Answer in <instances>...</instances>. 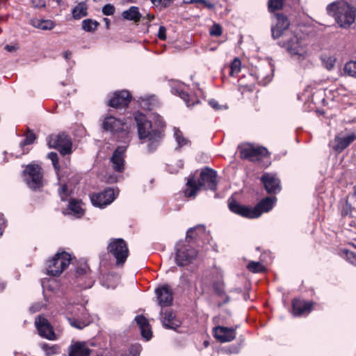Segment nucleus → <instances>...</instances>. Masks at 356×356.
Masks as SVG:
<instances>
[{
	"instance_id": "f257e3e1",
	"label": "nucleus",
	"mask_w": 356,
	"mask_h": 356,
	"mask_svg": "<svg viewBox=\"0 0 356 356\" xmlns=\"http://www.w3.org/2000/svg\"><path fill=\"white\" fill-rule=\"evenodd\" d=\"M134 118L138 127L139 138L141 140L147 139L148 151L153 152L160 144L163 137L164 122L160 121L157 127H153L146 115L142 113H136Z\"/></svg>"
},
{
	"instance_id": "f03ea898",
	"label": "nucleus",
	"mask_w": 356,
	"mask_h": 356,
	"mask_svg": "<svg viewBox=\"0 0 356 356\" xmlns=\"http://www.w3.org/2000/svg\"><path fill=\"white\" fill-rule=\"evenodd\" d=\"M217 185L216 171L206 167L202 169L197 180L194 175H190L186 183L184 195L187 197L195 198L202 188L215 191L217 189Z\"/></svg>"
},
{
	"instance_id": "7ed1b4c3",
	"label": "nucleus",
	"mask_w": 356,
	"mask_h": 356,
	"mask_svg": "<svg viewBox=\"0 0 356 356\" xmlns=\"http://www.w3.org/2000/svg\"><path fill=\"white\" fill-rule=\"evenodd\" d=\"M329 15L334 17L340 27L347 28L355 22L356 7L346 1H335L330 3L327 8Z\"/></svg>"
},
{
	"instance_id": "20e7f679",
	"label": "nucleus",
	"mask_w": 356,
	"mask_h": 356,
	"mask_svg": "<svg viewBox=\"0 0 356 356\" xmlns=\"http://www.w3.org/2000/svg\"><path fill=\"white\" fill-rule=\"evenodd\" d=\"M279 44L291 56H298V59L303 60L308 56L307 44L303 39L296 35H292L290 37L284 36Z\"/></svg>"
},
{
	"instance_id": "39448f33",
	"label": "nucleus",
	"mask_w": 356,
	"mask_h": 356,
	"mask_svg": "<svg viewBox=\"0 0 356 356\" xmlns=\"http://www.w3.org/2000/svg\"><path fill=\"white\" fill-rule=\"evenodd\" d=\"M71 256L67 252H57L47 261V274L54 277L59 276L69 266Z\"/></svg>"
},
{
	"instance_id": "423d86ee",
	"label": "nucleus",
	"mask_w": 356,
	"mask_h": 356,
	"mask_svg": "<svg viewBox=\"0 0 356 356\" xmlns=\"http://www.w3.org/2000/svg\"><path fill=\"white\" fill-rule=\"evenodd\" d=\"M175 261L178 266H184L189 264L197 255V251L185 242H178L175 245Z\"/></svg>"
},
{
	"instance_id": "0eeeda50",
	"label": "nucleus",
	"mask_w": 356,
	"mask_h": 356,
	"mask_svg": "<svg viewBox=\"0 0 356 356\" xmlns=\"http://www.w3.org/2000/svg\"><path fill=\"white\" fill-rule=\"evenodd\" d=\"M107 249L116 259V265L122 266L125 263L129 256V248L124 240L122 238L111 239Z\"/></svg>"
},
{
	"instance_id": "6e6552de",
	"label": "nucleus",
	"mask_w": 356,
	"mask_h": 356,
	"mask_svg": "<svg viewBox=\"0 0 356 356\" xmlns=\"http://www.w3.org/2000/svg\"><path fill=\"white\" fill-rule=\"evenodd\" d=\"M48 145L51 148L57 149L63 156L72 153L71 138L64 133L50 136L48 138Z\"/></svg>"
},
{
	"instance_id": "1a4fd4ad",
	"label": "nucleus",
	"mask_w": 356,
	"mask_h": 356,
	"mask_svg": "<svg viewBox=\"0 0 356 356\" xmlns=\"http://www.w3.org/2000/svg\"><path fill=\"white\" fill-rule=\"evenodd\" d=\"M26 181L28 186L32 189H37L42 186V173L41 168L38 165H29L24 170Z\"/></svg>"
},
{
	"instance_id": "9d476101",
	"label": "nucleus",
	"mask_w": 356,
	"mask_h": 356,
	"mask_svg": "<svg viewBox=\"0 0 356 356\" xmlns=\"http://www.w3.org/2000/svg\"><path fill=\"white\" fill-rule=\"evenodd\" d=\"M268 156V149L261 146L254 147L253 145H248L241 150V158L251 161H259Z\"/></svg>"
},
{
	"instance_id": "9b49d317",
	"label": "nucleus",
	"mask_w": 356,
	"mask_h": 356,
	"mask_svg": "<svg viewBox=\"0 0 356 356\" xmlns=\"http://www.w3.org/2000/svg\"><path fill=\"white\" fill-rule=\"evenodd\" d=\"M35 325L40 337L51 341L57 339L54 327L47 318L40 316H37Z\"/></svg>"
},
{
	"instance_id": "f8f14e48",
	"label": "nucleus",
	"mask_w": 356,
	"mask_h": 356,
	"mask_svg": "<svg viewBox=\"0 0 356 356\" xmlns=\"http://www.w3.org/2000/svg\"><path fill=\"white\" fill-rule=\"evenodd\" d=\"M115 198L114 190L107 188L101 193L93 194L90 199L93 205L102 208L110 204Z\"/></svg>"
},
{
	"instance_id": "ddd939ff",
	"label": "nucleus",
	"mask_w": 356,
	"mask_h": 356,
	"mask_svg": "<svg viewBox=\"0 0 356 356\" xmlns=\"http://www.w3.org/2000/svg\"><path fill=\"white\" fill-rule=\"evenodd\" d=\"M131 99V95L128 90L116 91L108 102L111 107L120 108L129 105Z\"/></svg>"
},
{
	"instance_id": "4468645a",
	"label": "nucleus",
	"mask_w": 356,
	"mask_h": 356,
	"mask_svg": "<svg viewBox=\"0 0 356 356\" xmlns=\"http://www.w3.org/2000/svg\"><path fill=\"white\" fill-rule=\"evenodd\" d=\"M261 181L265 190L269 194H276L281 191L280 180L275 175L264 173L261 177Z\"/></svg>"
},
{
	"instance_id": "2eb2a0df",
	"label": "nucleus",
	"mask_w": 356,
	"mask_h": 356,
	"mask_svg": "<svg viewBox=\"0 0 356 356\" xmlns=\"http://www.w3.org/2000/svg\"><path fill=\"white\" fill-rule=\"evenodd\" d=\"M103 129L112 134L123 132L127 128V125L120 119L112 115L105 118L102 123Z\"/></svg>"
},
{
	"instance_id": "dca6fc26",
	"label": "nucleus",
	"mask_w": 356,
	"mask_h": 356,
	"mask_svg": "<svg viewBox=\"0 0 356 356\" xmlns=\"http://www.w3.org/2000/svg\"><path fill=\"white\" fill-rule=\"evenodd\" d=\"M277 22L271 27V33L273 39L280 38L284 31L288 29L290 22L288 17L282 14L275 15Z\"/></svg>"
},
{
	"instance_id": "f3484780",
	"label": "nucleus",
	"mask_w": 356,
	"mask_h": 356,
	"mask_svg": "<svg viewBox=\"0 0 356 356\" xmlns=\"http://www.w3.org/2000/svg\"><path fill=\"white\" fill-rule=\"evenodd\" d=\"M214 337L222 343L229 342L236 337V331L233 327L217 326L213 328Z\"/></svg>"
},
{
	"instance_id": "a211bd4d",
	"label": "nucleus",
	"mask_w": 356,
	"mask_h": 356,
	"mask_svg": "<svg viewBox=\"0 0 356 356\" xmlns=\"http://www.w3.org/2000/svg\"><path fill=\"white\" fill-rule=\"evenodd\" d=\"M314 305L312 301H305L299 298H295L292 301L293 314L296 316L309 314Z\"/></svg>"
},
{
	"instance_id": "6ab92c4d",
	"label": "nucleus",
	"mask_w": 356,
	"mask_h": 356,
	"mask_svg": "<svg viewBox=\"0 0 356 356\" xmlns=\"http://www.w3.org/2000/svg\"><path fill=\"white\" fill-rule=\"evenodd\" d=\"M155 293L161 307H165L172 305L173 300L172 292L168 285H163L157 288Z\"/></svg>"
},
{
	"instance_id": "aec40b11",
	"label": "nucleus",
	"mask_w": 356,
	"mask_h": 356,
	"mask_svg": "<svg viewBox=\"0 0 356 356\" xmlns=\"http://www.w3.org/2000/svg\"><path fill=\"white\" fill-rule=\"evenodd\" d=\"M127 150L126 146H118L114 151L111 158V162L113 170L117 172H122L124 170V156Z\"/></svg>"
},
{
	"instance_id": "412c9836",
	"label": "nucleus",
	"mask_w": 356,
	"mask_h": 356,
	"mask_svg": "<svg viewBox=\"0 0 356 356\" xmlns=\"http://www.w3.org/2000/svg\"><path fill=\"white\" fill-rule=\"evenodd\" d=\"M229 210L241 216L248 218H256V215L253 208H250L246 206L241 205L236 200L229 201Z\"/></svg>"
},
{
	"instance_id": "4be33fe9",
	"label": "nucleus",
	"mask_w": 356,
	"mask_h": 356,
	"mask_svg": "<svg viewBox=\"0 0 356 356\" xmlns=\"http://www.w3.org/2000/svg\"><path fill=\"white\" fill-rule=\"evenodd\" d=\"M276 198L274 197H266L261 200L254 208L256 218L259 217L263 213L268 212L273 207Z\"/></svg>"
},
{
	"instance_id": "5701e85b",
	"label": "nucleus",
	"mask_w": 356,
	"mask_h": 356,
	"mask_svg": "<svg viewBox=\"0 0 356 356\" xmlns=\"http://www.w3.org/2000/svg\"><path fill=\"white\" fill-rule=\"evenodd\" d=\"M80 312L82 315L81 318L68 316L67 319L71 326L79 330H82L90 323V319L87 318L86 310L83 307H81Z\"/></svg>"
},
{
	"instance_id": "b1692460",
	"label": "nucleus",
	"mask_w": 356,
	"mask_h": 356,
	"mask_svg": "<svg viewBox=\"0 0 356 356\" xmlns=\"http://www.w3.org/2000/svg\"><path fill=\"white\" fill-rule=\"evenodd\" d=\"M90 352L85 342L77 341L70 347L69 356H89Z\"/></svg>"
},
{
	"instance_id": "393cba45",
	"label": "nucleus",
	"mask_w": 356,
	"mask_h": 356,
	"mask_svg": "<svg viewBox=\"0 0 356 356\" xmlns=\"http://www.w3.org/2000/svg\"><path fill=\"white\" fill-rule=\"evenodd\" d=\"M162 323L165 328L177 330L181 326V321L176 318L175 313L172 311H166L162 318Z\"/></svg>"
},
{
	"instance_id": "a878e982",
	"label": "nucleus",
	"mask_w": 356,
	"mask_h": 356,
	"mask_svg": "<svg viewBox=\"0 0 356 356\" xmlns=\"http://www.w3.org/2000/svg\"><path fill=\"white\" fill-rule=\"evenodd\" d=\"M135 321L140 329L143 337L146 340H149L152 338V333L147 318L143 315H138L135 317Z\"/></svg>"
},
{
	"instance_id": "bb28decb",
	"label": "nucleus",
	"mask_w": 356,
	"mask_h": 356,
	"mask_svg": "<svg viewBox=\"0 0 356 356\" xmlns=\"http://www.w3.org/2000/svg\"><path fill=\"white\" fill-rule=\"evenodd\" d=\"M356 139V135L352 134L346 137H340L337 136L334 138V142L336 145L334 146V149L337 152H342L347 147H348Z\"/></svg>"
},
{
	"instance_id": "cd10ccee",
	"label": "nucleus",
	"mask_w": 356,
	"mask_h": 356,
	"mask_svg": "<svg viewBox=\"0 0 356 356\" xmlns=\"http://www.w3.org/2000/svg\"><path fill=\"white\" fill-rule=\"evenodd\" d=\"M298 0H268V9L269 12L273 13L283 8L284 6H291L295 4Z\"/></svg>"
},
{
	"instance_id": "c85d7f7f",
	"label": "nucleus",
	"mask_w": 356,
	"mask_h": 356,
	"mask_svg": "<svg viewBox=\"0 0 356 356\" xmlns=\"http://www.w3.org/2000/svg\"><path fill=\"white\" fill-rule=\"evenodd\" d=\"M122 16L124 19L134 22H138L141 18V14L136 6H131L128 10L123 11Z\"/></svg>"
},
{
	"instance_id": "c756f323",
	"label": "nucleus",
	"mask_w": 356,
	"mask_h": 356,
	"mask_svg": "<svg viewBox=\"0 0 356 356\" xmlns=\"http://www.w3.org/2000/svg\"><path fill=\"white\" fill-rule=\"evenodd\" d=\"M72 15L75 19H79L83 17L87 16L88 12L86 3L83 2L79 3L72 9Z\"/></svg>"
},
{
	"instance_id": "7c9ffc66",
	"label": "nucleus",
	"mask_w": 356,
	"mask_h": 356,
	"mask_svg": "<svg viewBox=\"0 0 356 356\" xmlns=\"http://www.w3.org/2000/svg\"><path fill=\"white\" fill-rule=\"evenodd\" d=\"M33 25L42 30H51L54 28L55 24L49 19H36L33 22Z\"/></svg>"
},
{
	"instance_id": "2f4dec72",
	"label": "nucleus",
	"mask_w": 356,
	"mask_h": 356,
	"mask_svg": "<svg viewBox=\"0 0 356 356\" xmlns=\"http://www.w3.org/2000/svg\"><path fill=\"white\" fill-rule=\"evenodd\" d=\"M204 227L203 225H198L197 227H194L190 228L186 232V237L185 241H180L179 242H185L186 244H189L192 243V241L195 239L197 234L196 232L197 229H201L202 232L204 231Z\"/></svg>"
},
{
	"instance_id": "473e14b6",
	"label": "nucleus",
	"mask_w": 356,
	"mask_h": 356,
	"mask_svg": "<svg viewBox=\"0 0 356 356\" xmlns=\"http://www.w3.org/2000/svg\"><path fill=\"white\" fill-rule=\"evenodd\" d=\"M40 348L45 353L46 356H52L59 353L60 347L58 345L50 346L48 343H42Z\"/></svg>"
},
{
	"instance_id": "72a5a7b5",
	"label": "nucleus",
	"mask_w": 356,
	"mask_h": 356,
	"mask_svg": "<svg viewBox=\"0 0 356 356\" xmlns=\"http://www.w3.org/2000/svg\"><path fill=\"white\" fill-rule=\"evenodd\" d=\"M99 26V23L91 19H86L82 22V29L87 32H94Z\"/></svg>"
},
{
	"instance_id": "f704fd0d",
	"label": "nucleus",
	"mask_w": 356,
	"mask_h": 356,
	"mask_svg": "<svg viewBox=\"0 0 356 356\" xmlns=\"http://www.w3.org/2000/svg\"><path fill=\"white\" fill-rule=\"evenodd\" d=\"M69 209L78 216L83 214V210L81 209L79 202L75 200H72L70 202Z\"/></svg>"
},
{
	"instance_id": "c9c22d12",
	"label": "nucleus",
	"mask_w": 356,
	"mask_h": 356,
	"mask_svg": "<svg viewBox=\"0 0 356 356\" xmlns=\"http://www.w3.org/2000/svg\"><path fill=\"white\" fill-rule=\"evenodd\" d=\"M241 62L238 58H235L229 66V75L235 76L241 71Z\"/></svg>"
},
{
	"instance_id": "e433bc0d",
	"label": "nucleus",
	"mask_w": 356,
	"mask_h": 356,
	"mask_svg": "<svg viewBox=\"0 0 356 356\" xmlns=\"http://www.w3.org/2000/svg\"><path fill=\"white\" fill-rule=\"evenodd\" d=\"M141 349V346L136 343L130 346L127 353H124L120 356H139Z\"/></svg>"
},
{
	"instance_id": "4c0bfd02",
	"label": "nucleus",
	"mask_w": 356,
	"mask_h": 356,
	"mask_svg": "<svg viewBox=\"0 0 356 356\" xmlns=\"http://www.w3.org/2000/svg\"><path fill=\"white\" fill-rule=\"evenodd\" d=\"M343 70L347 74L356 78V61L346 63Z\"/></svg>"
},
{
	"instance_id": "58836bf2",
	"label": "nucleus",
	"mask_w": 356,
	"mask_h": 356,
	"mask_svg": "<svg viewBox=\"0 0 356 356\" xmlns=\"http://www.w3.org/2000/svg\"><path fill=\"white\" fill-rule=\"evenodd\" d=\"M247 268L254 273H261L265 270L264 266L260 262L256 261H250L248 264Z\"/></svg>"
},
{
	"instance_id": "ea45409f",
	"label": "nucleus",
	"mask_w": 356,
	"mask_h": 356,
	"mask_svg": "<svg viewBox=\"0 0 356 356\" xmlns=\"http://www.w3.org/2000/svg\"><path fill=\"white\" fill-rule=\"evenodd\" d=\"M35 139H36L35 134L33 131L29 130L26 134V137H25L24 140H23L20 143V147H23L25 145H31V144L33 143V142L35 141Z\"/></svg>"
},
{
	"instance_id": "a19ab883",
	"label": "nucleus",
	"mask_w": 356,
	"mask_h": 356,
	"mask_svg": "<svg viewBox=\"0 0 356 356\" xmlns=\"http://www.w3.org/2000/svg\"><path fill=\"white\" fill-rule=\"evenodd\" d=\"M174 136L179 146L186 145L188 140L183 136L181 131L178 128H174Z\"/></svg>"
},
{
	"instance_id": "79ce46f5",
	"label": "nucleus",
	"mask_w": 356,
	"mask_h": 356,
	"mask_svg": "<svg viewBox=\"0 0 356 356\" xmlns=\"http://www.w3.org/2000/svg\"><path fill=\"white\" fill-rule=\"evenodd\" d=\"M47 157L51 161L53 166L55 168V170L56 171H58L60 167L57 153L51 152L48 154Z\"/></svg>"
},
{
	"instance_id": "37998d69",
	"label": "nucleus",
	"mask_w": 356,
	"mask_h": 356,
	"mask_svg": "<svg viewBox=\"0 0 356 356\" xmlns=\"http://www.w3.org/2000/svg\"><path fill=\"white\" fill-rule=\"evenodd\" d=\"M342 252L352 264L356 266V254L354 252L346 249L343 250Z\"/></svg>"
},
{
	"instance_id": "c03bdc74",
	"label": "nucleus",
	"mask_w": 356,
	"mask_h": 356,
	"mask_svg": "<svg viewBox=\"0 0 356 356\" xmlns=\"http://www.w3.org/2000/svg\"><path fill=\"white\" fill-rule=\"evenodd\" d=\"M58 193L60 196L61 200H65L67 197L69 196L67 186L66 184H63L58 189Z\"/></svg>"
},
{
	"instance_id": "a18cd8bd",
	"label": "nucleus",
	"mask_w": 356,
	"mask_h": 356,
	"mask_svg": "<svg viewBox=\"0 0 356 356\" xmlns=\"http://www.w3.org/2000/svg\"><path fill=\"white\" fill-rule=\"evenodd\" d=\"M115 7L112 4L108 3L106 4L102 8V13L104 15H113L115 13Z\"/></svg>"
},
{
	"instance_id": "49530a36",
	"label": "nucleus",
	"mask_w": 356,
	"mask_h": 356,
	"mask_svg": "<svg viewBox=\"0 0 356 356\" xmlns=\"http://www.w3.org/2000/svg\"><path fill=\"white\" fill-rule=\"evenodd\" d=\"M152 3L156 6H161L163 8L168 7L173 1V0H151Z\"/></svg>"
},
{
	"instance_id": "de8ad7c7",
	"label": "nucleus",
	"mask_w": 356,
	"mask_h": 356,
	"mask_svg": "<svg viewBox=\"0 0 356 356\" xmlns=\"http://www.w3.org/2000/svg\"><path fill=\"white\" fill-rule=\"evenodd\" d=\"M213 289L215 292L219 295L221 296L225 292V286L223 283L221 282H216L213 284Z\"/></svg>"
},
{
	"instance_id": "09e8293b",
	"label": "nucleus",
	"mask_w": 356,
	"mask_h": 356,
	"mask_svg": "<svg viewBox=\"0 0 356 356\" xmlns=\"http://www.w3.org/2000/svg\"><path fill=\"white\" fill-rule=\"evenodd\" d=\"M222 34V29L220 25L214 24L210 30V35L212 36L218 37Z\"/></svg>"
},
{
	"instance_id": "8fccbe9b",
	"label": "nucleus",
	"mask_w": 356,
	"mask_h": 356,
	"mask_svg": "<svg viewBox=\"0 0 356 356\" xmlns=\"http://www.w3.org/2000/svg\"><path fill=\"white\" fill-rule=\"evenodd\" d=\"M172 92L179 95L180 97H181L185 101H186V99L188 98V95L185 92H184L181 89L172 88Z\"/></svg>"
},
{
	"instance_id": "3c124183",
	"label": "nucleus",
	"mask_w": 356,
	"mask_h": 356,
	"mask_svg": "<svg viewBox=\"0 0 356 356\" xmlns=\"http://www.w3.org/2000/svg\"><path fill=\"white\" fill-rule=\"evenodd\" d=\"M166 29L163 26H161L159 29L157 36L161 40H165L166 39Z\"/></svg>"
},
{
	"instance_id": "603ef678",
	"label": "nucleus",
	"mask_w": 356,
	"mask_h": 356,
	"mask_svg": "<svg viewBox=\"0 0 356 356\" xmlns=\"http://www.w3.org/2000/svg\"><path fill=\"white\" fill-rule=\"evenodd\" d=\"M200 3L203 4L206 8L209 10H213L215 8V5L212 3L209 2L207 0H200Z\"/></svg>"
},
{
	"instance_id": "864d4df0",
	"label": "nucleus",
	"mask_w": 356,
	"mask_h": 356,
	"mask_svg": "<svg viewBox=\"0 0 356 356\" xmlns=\"http://www.w3.org/2000/svg\"><path fill=\"white\" fill-rule=\"evenodd\" d=\"M351 210H352L351 205L348 202H346L345 207L343 208V214L348 215L349 211L351 212Z\"/></svg>"
},
{
	"instance_id": "5fc2aeb1",
	"label": "nucleus",
	"mask_w": 356,
	"mask_h": 356,
	"mask_svg": "<svg viewBox=\"0 0 356 356\" xmlns=\"http://www.w3.org/2000/svg\"><path fill=\"white\" fill-rule=\"evenodd\" d=\"M209 105L216 110H219L221 108V106L214 99L209 101Z\"/></svg>"
},
{
	"instance_id": "6e6d98bb",
	"label": "nucleus",
	"mask_w": 356,
	"mask_h": 356,
	"mask_svg": "<svg viewBox=\"0 0 356 356\" xmlns=\"http://www.w3.org/2000/svg\"><path fill=\"white\" fill-rule=\"evenodd\" d=\"M40 308L41 307L40 304H35L30 307V310L31 312L35 313L38 312L40 309Z\"/></svg>"
},
{
	"instance_id": "4d7b16f0",
	"label": "nucleus",
	"mask_w": 356,
	"mask_h": 356,
	"mask_svg": "<svg viewBox=\"0 0 356 356\" xmlns=\"http://www.w3.org/2000/svg\"><path fill=\"white\" fill-rule=\"evenodd\" d=\"M17 49V47L15 45L7 44L5 46V49L9 52L15 51Z\"/></svg>"
},
{
	"instance_id": "13d9d810",
	"label": "nucleus",
	"mask_w": 356,
	"mask_h": 356,
	"mask_svg": "<svg viewBox=\"0 0 356 356\" xmlns=\"http://www.w3.org/2000/svg\"><path fill=\"white\" fill-rule=\"evenodd\" d=\"M63 56L65 60H69L71 58L72 52L70 50L65 51Z\"/></svg>"
},
{
	"instance_id": "bf43d9fd",
	"label": "nucleus",
	"mask_w": 356,
	"mask_h": 356,
	"mask_svg": "<svg viewBox=\"0 0 356 356\" xmlns=\"http://www.w3.org/2000/svg\"><path fill=\"white\" fill-rule=\"evenodd\" d=\"M85 273H86L85 269H84V268H77L76 272V275H83Z\"/></svg>"
},
{
	"instance_id": "052dcab7",
	"label": "nucleus",
	"mask_w": 356,
	"mask_h": 356,
	"mask_svg": "<svg viewBox=\"0 0 356 356\" xmlns=\"http://www.w3.org/2000/svg\"><path fill=\"white\" fill-rule=\"evenodd\" d=\"M184 3L191 4L195 3H200V0H183Z\"/></svg>"
},
{
	"instance_id": "680f3d73",
	"label": "nucleus",
	"mask_w": 356,
	"mask_h": 356,
	"mask_svg": "<svg viewBox=\"0 0 356 356\" xmlns=\"http://www.w3.org/2000/svg\"><path fill=\"white\" fill-rule=\"evenodd\" d=\"M104 21L105 22L106 28H108L109 24H110V20L108 18H104Z\"/></svg>"
},
{
	"instance_id": "e2e57ef3",
	"label": "nucleus",
	"mask_w": 356,
	"mask_h": 356,
	"mask_svg": "<svg viewBox=\"0 0 356 356\" xmlns=\"http://www.w3.org/2000/svg\"><path fill=\"white\" fill-rule=\"evenodd\" d=\"M147 16L149 20H150V21L154 18V17L153 15H150L149 14H148Z\"/></svg>"
},
{
	"instance_id": "0e129e2a",
	"label": "nucleus",
	"mask_w": 356,
	"mask_h": 356,
	"mask_svg": "<svg viewBox=\"0 0 356 356\" xmlns=\"http://www.w3.org/2000/svg\"><path fill=\"white\" fill-rule=\"evenodd\" d=\"M229 301V296H226V298H225V301H224V303H227V302H228Z\"/></svg>"
},
{
	"instance_id": "69168bd1",
	"label": "nucleus",
	"mask_w": 356,
	"mask_h": 356,
	"mask_svg": "<svg viewBox=\"0 0 356 356\" xmlns=\"http://www.w3.org/2000/svg\"><path fill=\"white\" fill-rule=\"evenodd\" d=\"M353 195H354L355 196H356V186H355V187H354V192H353Z\"/></svg>"
},
{
	"instance_id": "338daca9",
	"label": "nucleus",
	"mask_w": 356,
	"mask_h": 356,
	"mask_svg": "<svg viewBox=\"0 0 356 356\" xmlns=\"http://www.w3.org/2000/svg\"><path fill=\"white\" fill-rule=\"evenodd\" d=\"M238 348L235 349V350H234L235 353H238Z\"/></svg>"
},
{
	"instance_id": "774afa93",
	"label": "nucleus",
	"mask_w": 356,
	"mask_h": 356,
	"mask_svg": "<svg viewBox=\"0 0 356 356\" xmlns=\"http://www.w3.org/2000/svg\"><path fill=\"white\" fill-rule=\"evenodd\" d=\"M56 1H57L58 3H60V0H56Z\"/></svg>"
}]
</instances>
